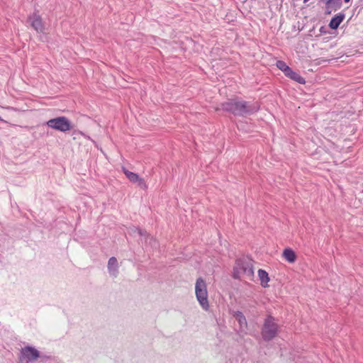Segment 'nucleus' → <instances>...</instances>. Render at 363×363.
I'll list each match as a JSON object with an SVG mask.
<instances>
[{
	"instance_id": "f257e3e1",
	"label": "nucleus",
	"mask_w": 363,
	"mask_h": 363,
	"mask_svg": "<svg viewBox=\"0 0 363 363\" xmlns=\"http://www.w3.org/2000/svg\"><path fill=\"white\" fill-rule=\"evenodd\" d=\"M222 109L235 116H247L257 112L259 106L257 102L231 99L222 104Z\"/></svg>"
},
{
	"instance_id": "f03ea898",
	"label": "nucleus",
	"mask_w": 363,
	"mask_h": 363,
	"mask_svg": "<svg viewBox=\"0 0 363 363\" xmlns=\"http://www.w3.org/2000/svg\"><path fill=\"white\" fill-rule=\"evenodd\" d=\"M233 277L252 280L254 277L252 260L247 257L238 259L234 267Z\"/></svg>"
},
{
	"instance_id": "7ed1b4c3",
	"label": "nucleus",
	"mask_w": 363,
	"mask_h": 363,
	"mask_svg": "<svg viewBox=\"0 0 363 363\" xmlns=\"http://www.w3.org/2000/svg\"><path fill=\"white\" fill-rule=\"evenodd\" d=\"M195 294L196 299L203 310L207 311L209 309L208 299V291L206 283L203 279L199 277L195 284Z\"/></svg>"
},
{
	"instance_id": "20e7f679",
	"label": "nucleus",
	"mask_w": 363,
	"mask_h": 363,
	"mask_svg": "<svg viewBox=\"0 0 363 363\" xmlns=\"http://www.w3.org/2000/svg\"><path fill=\"white\" fill-rule=\"evenodd\" d=\"M279 326L275 322V320L272 316H268L264 323V325L262 329V338L269 341L272 340L278 333Z\"/></svg>"
},
{
	"instance_id": "39448f33",
	"label": "nucleus",
	"mask_w": 363,
	"mask_h": 363,
	"mask_svg": "<svg viewBox=\"0 0 363 363\" xmlns=\"http://www.w3.org/2000/svg\"><path fill=\"white\" fill-rule=\"evenodd\" d=\"M46 125L49 128L64 133L69 131L72 128L70 121L65 116H60L50 119L46 122Z\"/></svg>"
},
{
	"instance_id": "423d86ee",
	"label": "nucleus",
	"mask_w": 363,
	"mask_h": 363,
	"mask_svg": "<svg viewBox=\"0 0 363 363\" xmlns=\"http://www.w3.org/2000/svg\"><path fill=\"white\" fill-rule=\"evenodd\" d=\"M40 357V352L35 347L26 346L21 349L20 354L21 363H30Z\"/></svg>"
},
{
	"instance_id": "0eeeda50",
	"label": "nucleus",
	"mask_w": 363,
	"mask_h": 363,
	"mask_svg": "<svg viewBox=\"0 0 363 363\" xmlns=\"http://www.w3.org/2000/svg\"><path fill=\"white\" fill-rule=\"evenodd\" d=\"M28 22L32 28L38 33H43L45 30L41 17L36 13H33L28 17Z\"/></svg>"
},
{
	"instance_id": "6e6552de",
	"label": "nucleus",
	"mask_w": 363,
	"mask_h": 363,
	"mask_svg": "<svg viewBox=\"0 0 363 363\" xmlns=\"http://www.w3.org/2000/svg\"><path fill=\"white\" fill-rule=\"evenodd\" d=\"M123 173L130 182L137 184L138 186L145 189L147 188V185L144 179L138 176L136 173L132 172L128 169H123Z\"/></svg>"
},
{
	"instance_id": "1a4fd4ad",
	"label": "nucleus",
	"mask_w": 363,
	"mask_h": 363,
	"mask_svg": "<svg viewBox=\"0 0 363 363\" xmlns=\"http://www.w3.org/2000/svg\"><path fill=\"white\" fill-rule=\"evenodd\" d=\"M107 269L111 277L116 278L118 275V263L115 257H111L108 262Z\"/></svg>"
},
{
	"instance_id": "9d476101",
	"label": "nucleus",
	"mask_w": 363,
	"mask_h": 363,
	"mask_svg": "<svg viewBox=\"0 0 363 363\" xmlns=\"http://www.w3.org/2000/svg\"><path fill=\"white\" fill-rule=\"evenodd\" d=\"M233 317L238 322L240 325V330L241 332H245L247 327V323L245 316L241 311H235Z\"/></svg>"
},
{
	"instance_id": "9b49d317",
	"label": "nucleus",
	"mask_w": 363,
	"mask_h": 363,
	"mask_svg": "<svg viewBox=\"0 0 363 363\" xmlns=\"http://www.w3.org/2000/svg\"><path fill=\"white\" fill-rule=\"evenodd\" d=\"M325 4L326 12L331 13V10H337L340 6V0H321Z\"/></svg>"
},
{
	"instance_id": "f8f14e48",
	"label": "nucleus",
	"mask_w": 363,
	"mask_h": 363,
	"mask_svg": "<svg viewBox=\"0 0 363 363\" xmlns=\"http://www.w3.org/2000/svg\"><path fill=\"white\" fill-rule=\"evenodd\" d=\"M345 18L343 13L335 15L330 21L329 26L332 29H337Z\"/></svg>"
},
{
	"instance_id": "ddd939ff",
	"label": "nucleus",
	"mask_w": 363,
	"mask_h": 363,
	"mask_svg": "<svg viewBox=\"0 0 363 363\" xmlns=\"http://www.w3.org/2000/svg\"><path fill=\"white\" fill-rule=\"evenodd\" d=\"M285 75L299 84H303L306 82L305 79L299 74L294 72L291 68H289Z\"/></svg>"
},
{
	"instance_id": "4468645a",
	"label": "nucleus",
	"mask_w": 363,
	"mask_h": 363,
	"mask_svg": "<svg viewBox=\"0 0 363 363\" xmlns=\"http://www.w3.org/2000/svg\"><path fill=\"white\" fill-rule=\"evenodd\" d=\"M258 277L261 286L264 288L267 287L269 286L268 282L269 281L268 273L265 270L260 269L258 270Z\"/></svg>"
},
{
	"instance_id": "2eb2a0df",
	"label": "nucleus",
	"mask_w": 363,
	"mask_h": 363,
	"mask_svg": "<svg viewBox=\"0 0 363 363\" xmlns=\"http://www.w3.org/2000/svg\"><path fill=\"white\" fill-rule=\"evenodd\" d=\"M135 232H137V233L141 236V237H145V242L146 243H147L148 242V240H149V244L150 245H152V247H156V245H157V242L155 239H153V238H150L147 235V232L145 231V230H143L141 229H139V228H136L135 229Z\"/></svg>"
},
{
	"instance_id": "dca6fc26",
	"label": "nucleus",
	"mask_w": 363,
	"mask_h": 363,
	"mask_svg": "<svg viewBox=\"0 0 363 363\" xmlns=\"http://www.w3.org/2000/svg\"><path fill=\"white\" fill-rule=\"evenodd\" d=\"M283 257L284 259L290 263L295 262L296 256L295 252L289 248L285 249L283 252Z\"/></svg>"
},
{
	"instance_id": "f3484780",
	"label": "nucleus",
	"mask_w": 363,
	"mask_h": 363,
	"mask_svg": "<svg viewBox=\"0 0 363 363\" xmlns=\"http://www.w3.org/2000/svg\"><path fill=\"white\" fill-rule=\"evenodd\" d=\"M277 67L280 70H281L284 73V74L286 73V72L290 68L284 61H281V60H278L277 62Z\"/></svg>"
},
{
	"instance_id": "a211bd4d",
	"label": "nucleus",
	"mask_w": 363,
	"mask_h": 363,
	"mask_svg": "<svg viewBox=\"0 0 363 363\" xmlns=\"http://www.w3.org/2000/svg\"><path fill=\"white\" fill-rule=\"evenodd\" d=\"M345 2H349L350 0H344Z\"/></svg>"
},
{
	"instance_id": "6ab92c4d",
	"label": "nucleus",
	"mask_w": 363,
	"mask_h": 363,
	"mask_svg": "<svg viewBox=\"0 0 363 363\" xmlns=\"http://www.w3.org/2000/svg\"><path fill=\"white\" fill-rule=\"evenodd\" d=\"M303 1H304V2H307V1H308L309 0H303Z\"/></svg>"
}]
</instances>
